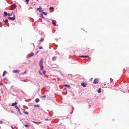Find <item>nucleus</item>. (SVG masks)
Wrapping results in <instances>:
<instances>
[{
  "label": "nucleus",
  "mask_w": 129,
  "mask_h": 129,
  "mask_svg": "<svg viewBox=\"0 0 129 129\" xmlns=\"http://www.w3.org/2000/svg\"><path fill=\"white\" fill-rule=\"evenodd\" d=\"M43 60L42 59H41L39 63V65L42 69H43Z\"/></svg>",
  "instance_id": "1"
},
{
  "label": "nucleus",
  "mask_w": 129,
  "mask_h": 129,
  "mask_svg": "<svg viewBox=\"0 0 129 129\" xmlns=\"http://www.w3.org/2000/svg\"><path fill=\"white\" fill-rule=\"evenodd\" d=\"M8 19L10 20H12V21H14L15 19V15H14L13 17H8Z\"/></svg>",
  "instance_id": "2"
},
{
  "label": "nucleus",
  "mask_w": 129,
  "mask_h": 129,
  "mask_svg": "<svg viewBox=\"0 0 129 129\" xmlns=\"http://www.w3.org/2000/svg\"><path fill=\"white\" fill-rule=\"evenodd\" d=\"M15 108L16 109H17L18 111L19 114H20V115H21V114L20 112L19 109V108L17 106V105H16L15 106Z\"/></svg>",
  "instance_id": "3"
},
{
  "label": "nucleus",
  "mask_w": 129,
  "mask_h": 129,
  "mask_svg": "<svg viewBox=\"0 0 129 129\" xmlns=\"http://www.w3.org/2000/svg\"><path fill=\"white\" fill-rule=\"evenodd\" d=\"M42 7L40 6L39 7V8H37V10L39 11L40 12H42L43 11V10H41Z\"/></svg>",
  "instance_id": "4"
},
{
  "label": "nucleus",
  "mask_w": 129,
  "mask_h": 129,
  "mask_svg": "<svg viewBox=\"0 0 129 129\" xmlns=\"http://www.w3.org/2000/svg\"><path fill=\"white\" fill-rule=\"evenodd\" d=\"M16 7V6L14 4L12 5L11 6V8L12 10H13L15 9Z\"/></svg>",
  "instance_id": "5"
},
{
  "label": "nucleus",
  "mask_w": 129,
  "mask_h": 129,
  "mask_svg": "<svg viewBox=\"0 0 129 129\" xmlns=\"http://www.w3.org/2000/svg\"><path fill=\"white\" fill-rule=\"evenodd\" d=\"M81 85L83 87H85L87 86V84L86 83H84V82H82L81 83Z\"/></svg>",
  "instance_id": "6"
},
{
  "label": "nucleus",
  "mask_w": 129,
  "mask_h": 129,
  "mask_svg": "<svg viewBox=\"0 0 129 129\" xmlns=\"http://www.w3.org/2000/svg\"><path fill=\"white\" fill-rule=\"evenodd\" d=\"M98 79H95L94 80L93 83L94 84H96L98 82Z\"/></svg>",
  "instance_id": "7"
},
{
  "label": "nucleus",
  "mask_w": 129,
  "mask_h": 129,
  "mask_svg": "<svg viewBox=\"0 0 129 129\" xmlns=\"http://www.w3.org/2000/svg\"><path fill=\"white\" fill-rule=\"evenodd\" d=\"M19 71L18 70H13V72L14 73H19Z\"/></svg>",
  "instance_id": "8"
},
{
  "label": "nucleus",
  "mask_w": 129,
  "mask_h": 129,
  "mask_svg": "<svg viewBox=\"0 0 129 129\" xmlns=\"http://www.w3.org/2000/svg\"><path fill=\"white\" fill-rule=\"evenodd\" d=\"M57 58V57L56 56L53 57L52 58V60L53 61H55L56 59Z\"/></svg>",
  "instance_id": "9"
},
{
  "label": "nucleus",
  "mask_w": 129,
  "mask_h": 129,
  "mask_svg": "<svg viewBox=\"0 0 129 129\" xmlns=\"http://www.w3.org/2000/svg\"><path fill=\"white\" fill-rule=\"evenodd\" d=\"M4 13L3 16L4 17L8 15L6 11L4 12Z\"/></svg>",
  "instance_id": "10"
},
{
  "label": "nucleus",
  "mask_w": 129,
  "mask_h": 129,
  "mask_svg": "<svg viewBox=\"0 0 129 129\" xmlns=\"http://www.w3.org/2000/svg\"><path fill=\"white\" fill-rule=\"evenodd\" d=\"M17 104V103L16 102H15V103H13L12 105H11V106H16V104Z\"/></svg>",
  "instance_id": "11"
},
{
  "label": "nucleus",
  "mask_w": 129,
  "mask_h": 129,
  "mask_svg": "<svg viewBox=\"0 0 129 129\" xmlns=\"http://www.w3.org/2000/svg\"><path fill=\"white\" fill-rule=\"evenodd\" d=\"M80 57L82 58H86L87 57H89L88 56H83L82 55L80 56Z\"/></svg>",
  "instance_id": "12"
},
{
  "label": "nucleus",
  "mask_w": 129,
  "mask_h": 129,
  "mask_svg": "<svg viewBox=\"0 0 129 129\" xmlns=\"http://www.w3.org/2000/svg\"><path fill=\"white\" fill-rule=\"evenodd\" d=\"M97 92L99 93H100L101 92V89L100 88L98 90Z\"/></svg>",
  "instance_id": "13"
},
{
  "label": "nucleus",
  "mask_w": 129,
  "mask_h": 129,
  "mask_svg": "<svg viewBox=\"0 0 129 129\" xmlns=\"http://www.w3.org/2000/svg\"><path fill=\"white\" fill-rule=\"evenodd\" d=\"M63 86H64L67 87L69 88H70V86L69 85H65Z\"/></svg>",
  "instance_id": "14"
},
{
  "label": "nucleus",
  "mask_w": 129,
  "mask_h": 129,
  "mask_svg": "<svg viewBox=\"0 0 129 129\" xmlns=\"http://www.w3.org/2000/svg\"><path fill=\"white\" fill-rule=\"evenodd\" d=\"M35 101L36 102L38 103L39 102V100L38 98H37L35 99Z\"/></svg>",
  "instance_id": "15"
},
{
  "label": "nucleus",
  "mask_w": 129,
  "mask_h": 129,
  "mask_svg": "<svg viewBox=\"0 0 129 129\" xmlns=\"http://www.w3.org/2000/svg\"><path fill=\"white\" fill-rule=\"evenodd\" d=\"M42 70L43 71H42V73L44 75H45L46 73V71H45L43 69Z\"/></svg>",
  "instance_id": "16"
},
{
  "label": "nucleus",
  "mask_w": 129,
  "mask_h": 129,
  "mask_svg": "<svg viewBox=\"0 0 129 129\" xmlns=\"http://www.w3.org/2000/svg\"><path fill=\"white\" fill-rule=\"evenodd\" d=\"M3 20L4 21V22L5 23H7L8 22V20L7 19H6L5 20H4V19Z\"/></svg>",
  "instance_id": "17"
},
{
  "label": "nucleus",
  "mask_w": 129,
  "mask_h": 129,
  "mask_svg": "<svg viewBox=\"0 0 129 129\" xmlns=\"http://www.w3.org/2000/svg\"><path fill=\"white\" fill-rule=\"evenodd\" d=\"M6 72V71H4L3 72V76H4L5 75Z\"/></svg>",
  "instance_id": "18"
},
{
  "label": "nucleus",
  "mask_w": 129,
  "mask_h": 129,
  "mask_svg": "<svg viewBox=\"0 0 129 129\" xmlns=\"http://www.w3.org/2000/svg\"><path fill=\"white\" fill-rule=\"evenodd\" d=\"M34 106L35 107H39V105L38 104L35 105H34Z\"/></svg>",
  "instance_id": "19"
},
{
  "label": "nucleus",
  "mask_w": 129,
  "mask_h": 129,
  "mask_svg": "<svg viewBox=\"0 0 129 129\" xmlns=\"http://www.w3.org/2000/svg\"><path fill=\"white\" fill-rule=\"evenodd\" d=\"M4 80L6 82H7L8 81V80L7 79H4Z\"/></svg>",
  "instance_id": "20"
},
{
  "label": "nucleus",
  "mask_w": 129,
  "mask_h": 129,
  "mask_svg": "<svg viewBox=\"0 0 129 129\" xmlns=\"http://www.w3.org/2000/svg\"><path fill=\"white\" fill-rule=\"evenodd\" d=\"M42 13L44 14L45 15H46L47 14V13H45L44 12H42Z\"/></svg>",
  "instance_id": "21"
},
{
  "label": "nucleus",
  "mask_w": 129,
  "mask_h": 129,
  "mask_svg": "<svg viewBox=\"0 0 129 129\" xmlns=\"http://www.w3.org/2000/svg\"><path fill=\"white\" fill-rule=\"evenodd\" d=\"M33 122L37 124H38L39 123V122H36L34 121H33Z\"/></svg>",
  "instance_id": "22"
},
{
  "label": "nucleus",
  "mask_w": 129,
  "mask_h": 129,
  "mask_svg": "<svg viewBox=\"0 0 129 129\" xmlns=\"http://www.w3.org/2000/svg\"><path fill=\"white\" fill-rule=\"evenodd\" d=\"M24 113L28 115V112L26 111H24Z\"/></svg>",
  "instance_id": "23"
},
{
  "label": "nucleus",
  "mask_w": 129,
  "mask_h": 129,
  "mask_svg": "<svg viewBox=\"0 0 129 129\" xmlns=\"http://www.w3.org/2000/svg\"><path fill=\"white\" fill-rule=\"evenodd\" d=\"M44 40V39L43 38L41 39L39 41L40 42H43Z\"/></svg>",
  "instance_id": "24"
},
{
  "label": "nucleus",
  "mask_w": 129,
  "mask_h": 129,
  "mask_svg": "<svg viewBox=\"0 0 129 129\" xmlns=\"http://www.w3.org/2000/svg\"><path fill=\"white\" fill-rule=\"evenodd\" d=\"M52 24L54 25V26H56V24L54 22H53L52 23Z\"/></svg>",
  "instance_id": "25"
},
{
  "label": "nucleus",
  "mask_w": 129,
  "mask_h": 129,
  "mask_svg": "<svg viewBox=\"0 0 129 129\" xmlns=\"http://www.w3.org/2000/svg\"><path fill=\"white\" fill-rule=\"evenodd\" d=\"M24 126L27 127H29V125L27 124H25L24 125Z\"/></svg>",
  "instance_id": "26"
},
{
  "label": "nucleus",
  "mask_w": 129,
  "mask_h": 129,
  "mask_svg": "<svg viewBox=\"0 0 129 129\" xmlns=\"http://www.w3.org/2000/svg\"><path fill=\"white\" fill-rule=\"evenodd\" d=\"M53 9V7H51L49 8V9H50V10H52V9Z\"/></svg>",
  "instance_id": "27"
},
{
  "label": "nucleus",
  "mask_w": 129,
  "mask_h": 129,
  "mask_svg": "<svg viewBox=\"0 0 129 129\" xmlns=\"http://www.w3.org/2000/svg\"><path fill=\"white\" fill-rule=\"evenodd\" d=\"M39 73L40 75H42V73H41V72L40 71H39Z\"/></svg>",
  "instance_id": "28"
},
{
  "label": "nucleus",
  "mask_w": 129,
  "mask_h": 129,
  "mask_svg": "<svg viewBox=\"0 0 129 129\" xmlns=\"http://www.w3.org/2000/svg\"><path fill=\"white\" fill-rule=\"evenodd\" d=\"M40 15H41V16L40 17H43V15L42 14V13H41L40 14Z\"/></svg>",
  "instance_id": "29"
},
{
  "label": "nucleus",
  "mask_w": 129,
  "mask_h": 129,
  "mask_svg": "<svg viewBox=\"0 0 129 129\" xmlns=\"http://www.w3.org/2000/svg\"><path fill=\"white\" fill-rule=\"evenodd\" d=\"M33 55H34V54L33 53H31V55H30V57L32 56Z\"/></svg>",
  "instance_id": "30"
},
{
  "label": "nucleus",
  "mask_w": 129,
  "mask_h": 129,
  "mask_svg": "<svg viewBox=\"0 0 129 129\" xmlns=\"http://www.w3.org/2000/svg\"><path fill=\"white\" fill-rule=\"evenodd\" d=\"M42 98H45L46 97V96L45 95H44L43 96H41Z\"/></svg>",
  "instance_id": "31"
},
{
  "label": "nucleus",
  "mask_w": 129,
  "mask_h": 129,
  "mask_svg": "<svg viewBox=\"0 0 129 129\" xmlns=\"http://www.w3.org/2000/svg\"><path fill=\"white\" fill-rule=\"evenodd\" d=\"M26 71H25L22 74L23 75V74H25L26 73Z\"/></svg>",
  "instance_id": "32"
},
{
  "label": "nucleus",
  "mask_w": 129,
  "mask_h": 129,
  "mask_svg": "<svg viewBox=\"0 0 129 129\" xmlns=\"http://www.w3.org/2000/svg\"><path fill=\"white\" fill-rule=\"evenodd\" d=\"M8 15V16H9V17L10 16V13L8 14V15Z\"/></svg>",
  "instance_id": "33"
},
{
  "label": "nucleus",
  "mask_w": 129,
  "mask_h": 129,
  "mask_svg": "<svg viewBox=\"0 0 129 129\" xmlns=\"http://www.w3.org/2000/svg\"><path fill=\"white\" fill-rule=\"evenodd\" d=\"M25 1L27 2H28L29 1V0H25Z\"/></svg>",
  "instance_id": "34"
},
{
  "label": "nucleus",
  "mask_w": 129,
  "mask_h": 129,
  "mask_svg": "<svg viewBox=\"0 0 129 129\" xmlns=\"http://www.w3.org/2000/svg\"><path fill=\"white\" fill-rule=\"evenodd\" d=\"M43 48V47H42V46H41L39 48V49H42Z\"/></svg>",
  "instance_id": "35"
},
{
  "label": "nucleus",
  "mask_w": 129,
  "mask_h": 129,
  "mask_svg": "<svg viewBox=\"0 0 129 129\" xmlns=\"http://www.w3.org/2000/svg\"><path fill=\"white\" fill-rule=\"evenodd\" d=\"M3 123V122L2 121H1V124H2Z\"/></svg>",
  "instance_id": "36"
},
{
  "label": "nucleus",
  "mask_w": 129,
  "mask_h": 129,
  "mask_svg": "<svg viewBox=\"0 0 129 129\" xmlns=\"http://www.w3.org/2000/svg\"><path fill=\"white\" fill-rule=\"evenodd\" d=\"M48 120V119H46V118L45 119V120Z\"/></svg>",
  "instance_id": "37"
},
{
  "label": "nucleus",
  "mask_w": 129,
  "mask_h": 129,
  "mask_svg": "<svg viewBox=\"0 0 129 129\" xmlns=\"http://www.w3.org/2000/svg\"><path fill=\"white\" fill-rule=\"evenodd\" d=\"M11 128H12V129H14V128H13V127L12 126H11Z\"/></svg>",
  "instance_id": "38"
},
{
  "label": "nucleus",
  "mask_w": 129,
  "mask_h": 129,
  "mask_svg": "<svg viewBox=\"0 0 129 129\" xmlns=\"http://www.w3.org/2000/svg\"><path fill=\"white\" fill-rule=\"evenodd\" d=\"M38 51L36 53H38Z\"/></svg>",
  "instance_id": "39"
},
{
  "label": "nucleus",
  "mask_w": 129,
  "mask_h": 129,
  "mask_svg": "<svg viewBox=\"0 0 129 129\" xmlns=\"http://www.w3.org/2000/svg\"><path fill=\"white\" fill-rule=\"evenodd\" d=\"M66 89V88H64V89Z\"/></svg>",
  "instance_id": "40"
},
{
  "label": "nucleus",
  "mask_w": 129,
  "mask_h": 129,
  "mask_svg": "<svg viewBox=\"0 0 129 129\" xmlns=\"http://www.w3.org/2000/svg\"><path fill=\"white\" fill-rule=\"evenodd\" d=\"M92 78H91V80H92Z\"/></svg>",
  "instance_id": "41"
},
{
  "label": "nucleus",
  "mask_w": 129,
  "mask_h": 129,
  "mask_svg": "<svg viewBox=\"0 0 129 129\" xmlns=\"http://www.w3.org/2000/svg\"><path fill=\"white\" fill-rule=\"evenodd\" d=\"M92 78H91V80H92Z\"/></svg>",
  "instance_id": "42"
},
{
  "label": "nucleus",
  "mask_w": 129,
  "mask_h": 129,
  "mask_svg": "<svg viewBox=\"0 0 129 129\" xmlns=\"http://www.w3.org/2000/svg\"><path fill=\"white\" fill-rule=\"evenodd\" d=\"M72 112H71V114L72 113Z\"/></svg>",
  "instance_id": "43"
}]
</instances>
